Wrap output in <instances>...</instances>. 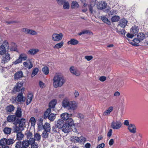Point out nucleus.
Wrapping results in <instances>:
<instances>
[{
  "label": "nucleus",
  "mask_w": 148,
  "mask_h": 148,
  "mask_svg": "<svg viewBox=\"0 0 148 148\" xmlns=\"http://www.w3.org/2000/svg\"><path fill=\"white\" fill-rule=\"evenodd\" d=\"M127 21L124 18L121 19L119 22L118 25L122 28H124L127 24Z\"/></svg>",
  "instance_id": "nucleus-16"
},
{
  "label": "nucleus",
  "mask_w": 148,
  "mask_h": 148,
  "mask_svg": "<svg viewBox=\"0 0 148 148\" xmlns=\"http://www.w3.org/2000/svg\"><path fill=\"white\" fill-rule=\"evenodd\" d=\"M117 13V11L112 10L109 12L108 14L110 16V15H115Z\"/></svg>",
  "instance_id": "nucleus-53"
},
{
  "label": "nucleus",
  "mask_w": 148,
  "mask_h": 148,
  "mask_svg": "<svg viewBox=\"0 0 148 148\" xmlns=\"http://www.w3.org/2000/svg\"><path fill=\"white\" fill-rule=\"evenodd\" d=\"M85 58L88 61H89L92 59L93 57L92 56H85Z\"/></svg>",
  "instance_id": "nucleus-55"
},
{
  "label": "nucleus",
  "mask_w": 148,
  "mask_h": 148,
  "mask_svg": "<svg viewBox=\"0 0 148 148\" xmlns=\"http://www.w3.org/2000/svg\"><path fill=\"white\" fill-rule=\"evenodd\" d=\"M138 31V27L135 25L133 26L130 29V33L133 34L134 36L136 35Z\"/></svg>",
  "instance_id": "nucleus-18"
},
{
  "label": "nucleus",
  "mask_w": 148,
  "mask_h": 148,
  "mask_svg": "<svg viewBox=\"0 0 148 148\" xmlns=\"http://www.w3.org/2000/svg\"><path fill=\"white\" fill-rule=\"evenodd\" d=\"M107 4L103 1L98 2L97 4V6L98 9L100 10L105 9L106 7Z\"/></svg>",
  "instance_id": "nucleus-11"
},
{
  "label": "nucleus",
  "mask_w": 148,
  "mask_h": 148,
  "mask_svg": "<svg viewBox=\"0 0 148 148\" xmlns=\"http://www.w3.org/2000/svg\"><path fill=\"white\" fill-rule=\"evenodd\" d=\"M62 106L68 110H74L76 109L77 104L74 101H70L67 98H64L62 102Z\"/></svg>",
  "instance_id": "nucleus-2"
},
{
  "label": "nucleus",
  "mask_w": 148,
  "mask_h": 148,
  "mask_svg": "<svg viewBox=\"0 0 148 148\" xmlns=\"http://www.w3.org/2000/svg\"><path fill=\"white\" fill-rule=\"evenodd\" d=\"M61 118L62 119L65 121L68 120L67 123H68V122L70 121L69 119L71 118H69V114L67 113H64L62 114L60 116Z\"/></svg>",
  "instance_id": "nucleus-17"
},
{
  "label": "nucleus",
  "mask_w": 148,
  "mask_h": 148,
  "mask_svg": "<svg viewBox=\"0 0 148 148\" xmlns=\"http://www.w3.org/2000/svg\"><path fill=\"white\" fill-rule=\"evenodd\" d=\"M106 77L102 76L99 77V80L101 82H104L106 80Z\"/></svg>",
  "instance_id": "nucleus-58"
},
{
  "label": "nucleus",
  "mask_w": 148,
  "mask_h": 148,
  "mask_svg": "<svg viewBox=\"0 0 148 148\" xmlns=\"http://www.w3.org/2000/svg\"><path fill=\"white\" fill-rule=\"evenodd\" d=\"M64 124V122L63 120L59 119L55 122V127H53V130L54 132H57L56 127L59 129L62 128Z\"/></svg>",
  "instance_id": "nucleus-5"
},
{
  "label": "nucleus",
  "mask_w": 148,
  "mask_h": 148,
  "mask_svg": "<svg viewBox=\"0 0 148 148\" xmlns=\"http://www.w3.org/2000/svg\"><path fill=\"white\" fill-rule=\"evenodd\" d=\"M56 114L51 113L48 115L47 117L50 121H53L56 119Z\"/></svg>",
  "instance_id": "nucleus-22"
},
{
  "label": "nucleus",
  "mask_w": 148,
  "mask_h": 148,
  "mask_svg": "<svg viewBox=\"0 0 148 148\" xmlns=\"http://www.w3.org/2000/svg\"><path fill=\"white\" fill-rule=\"evenodd\" d=\"M22 61L21 59L19 58L18 59L16 60L13 63L15 64H16L19 63L21 62Z\"/></svg>",
  "instance_id": "nucleus-57"
},
{
  "label": "nucleus",
  "mask_w": 148,
  "mask_h": 148,
  "mask_svg": "<svg viewBox=\"0 0 148 148\" xmlns=\"http://www.w3.org/2000/svg\"><path fill=\"white\" fill-rule=\"evenodd\" d=\"M10 59V55L8 53H6L3 56L1 63L2 64L6 63L9 61Z\"/></svg>",
  "instance_id": "nucleus-15"
},
{
  "label": "nucleus",
  "mask_w": 148,
  "mask_h": 148,
  "mask_svg": "<svg viewBox=\"0 0 148 148\" xmlns=\"http://www.w3.org/2000/svg\"><path fill=\"white\" fill-rule=\"evenodd\" d=\"M35 139L33 138H30L29 140H23V142H26L28 143V147L30 145H32V144L35 143Z\"/></svg>",
  "instance_id": "nucleus-31"
},
{
  "label": "nucleus",
  "mask_w": 148,
  "mask_h": 148,
  "mask_svg": "<svg viewBox=\"0 0 148 148\" xmlns=\"http://www.w3.org/2000/svg\"><path fill=\"white\" fill-rule=\"evenodd\" d=\"M69 121H70L66 123L62 128V131L64 133H68L71 131L72 127L75 125L72 119H70Z\"/></svg>",
  "instance_id": "nucleus-4"
},
{
  "label": "nucleus",
  "mask_w": 148,
  "mask_h": 148,
  "mask_svg": "<svg viewBox=\"0 0 148 148\" xmlns=\"http://www.w3.org/2000/svg\"><path fill=\"white\" fill-rule=\"evenodd\" d=\"M134 35L132 34L128 33L127 34V36L128 38H132Z\"/></svg>",
  "instance_id": "nucleus-64"
},
{
  "label": "nucleus",
  "mask_w": 148,
  "mask_h": 148,
  "mask_svg": "<svg viewBox=\"0 0 148 148\" xmlns=\"http://www.w3.org/2000/svg\"><path fill=\"white\" fill-rule=\"evenodd\" d=\"M127 129L130 132L134 134L136 132V130L135 125L133 124H130L127 127Z\"/></svg>",
  "instance_id": "nucleus-13"
},
{
  "label": "nucleus",
  "mask_w": 148,
  "mask_h": 148,
  "mask_svg": "<svg viewBox=\"0 0 148 148\" xmlns=\"http://www.w3.org/2000/svg\"><path fill=\"white\" fill-rule=\"evenodd\" d=\"M39 71V69L37 68H35L32 71L31 75V77H33L36 75L38 73Z\"/></svg>",
  "instance_id": "nucleus-40"
},
{
  "label": "nucleus",
  "mask_w": 148,
  "mask_h": 148,
  "mask_svg": "<svg viewBox=\"0 0 148 148\" xmlns=\"http://www.w3.org/2000/svg\"><path fill=\"white\" fill-rule=\"evenodd\" d=\"M17 119L18 118L16 117L15 115H10L8 116L7 120L8 122H14V123L15 124Z\"/></svg>",
  "instance_id": "nucleus-12"
},
{
  "label": "nucleus",
  "mask_w": 148,
  "mask_h": 148,
  "mask_svg": "<svg viewBox=\"0 0 148 148\" xmlns=\"http://www.w3.org/2000/svg\"><path fill=\"white\" fill-rule=\"evenodd\" d=\"M23 142L18 141L16 143L15 147L16 148H21Z\"/></svg>",
  "instance_id": "nucleus-50"
},
{
  "label": "nucleus",
  "mask_w": 148,
  "mask_h": 148,
  "mask_svg": "<svg viewBox=\"0 0 148 148\" xmlns=\"http://www.w3.org/2000/svg\"><path fill=\"white\" fill-rule=\"evenodd\" d=\"M63 8L65 9H68L69 8L70 5L68 2H64L63 3Z\"/></svg>",
  "instance_id": "nucleus-49"
},
{
  "label": "nucleus",
  "mask_w": 148,
  "mask_h": 148,
  "mask_svg": "<svg viewBox=\"0 0 148 148\" xmlns=\"http://www.w3.org/2000/svg\"><path fill=\"white\" fill-rule=\"evenodd\" d=\"M34 138H35V140L38 141H39L40 139L41 135L38 133H36L34 135Z\"/></svg>",
  "instance_id": "nucleus-51"
},
{
  "label": "nucleus",
  "mask_w": 148,
  "mask_h": 148,
  "mask_svg": "<svg viewBox=\"0 0 148 148\" xmlns=\"http://www.w3.org/2000/svg\"><path fill=\"white\" fill-rule=\"evenodd\" d=\"M56 1L58 4L60 5H62L64 3L63 0H56Z\"/></svg>",
  "instance_id": "nucleus-59"
},
{
  "label": "nucleus",
  "mask_w": 148,
  "mask_h": 148,
  "mask_svg": "<svg viewBox=\"0 0 148 148\" xmlns=\"http://www.w3.org/2000/svg\"><path fill=\"white\" fill-rule=\"evenodd\" d=\"M119 17L116 16H114L111 18V20L112 22L118 21L119 19Z\"/></svg>",
  "instance_id": "nucleus-47"
},
{
  "label": "nucleus",
  "mask_w": 148,
  "mask_h": 148,
  "mask_svg": "<svg viewBox=\"0 0 148 148\" xmlns=\"http://www.w3.org/2000/svg\"><path fill=\"white\" fill-rule=\"evenodd\" d=\"M49 132H47L45 131L44 130L42 132V137L46 139L48 137L49 134L48 133Z\"/></svg>",
  "instance_id": "nucleus-46"
},
{
  "label": "nucleus",
  "mask_w": 148,
  "mask_h": 148,
  "mask_svg": "<svg viewBox=\"0 0 148 148\" xmlns=\"http://www.w3.org/2000/svg\"><path fill=\"white\" fill-rule=\"evenodd\" d=\"M19 57L22 61V60H25L27 59V56L26 54L25 53H22L20 55Z\"/></svg>",
  "instance_id": "nucleus-30"
},
{
  "label": "nucleus",
  "mask_w": 148,
  "mask_h": 148,
  "mask_svg": "<svg viewBox=\"0 0 148 148\" xmlns=\"http://www.w3.org/2000/svg\"><path fill=\"white\" fill-rule=\"evenodd\" d=\"M38 129L39 130H41L44 129V125H42V123L41 122H40L38 124Z\"/></svg>",
  "instance_id": "nucleus-52"
},
{
  "label": "nucleus",
  "mask_w": 148,
  "mask_h": 148,
  "mask_svg": "<svg viewBox=\"0 0 148 148\" xmlns=\"http://www.w3.org/2000/svg\"><path fill=\"white\" fill-rule=\"evenodd\" d=\"M116 32L119 34H121L123 35H125V32L124 29H123L121 30H118L117 28L115 29Z\"/></svg>",
  "instance_id": "nucleus-43"
},
{
  "label": "nucleus",
  "mask_w": 148,
  "mask_h": 148,
  "mask_svg": "<svg viewBox=\"0 0 148 148\" xmlns=\"http://www.w3.org/2000/svg\"><path fill=\"white\" fill-rule=\"evenodd\" d=\"M70 71L71 73L76 76H79L80 75V71L76 67L74 66L71 67L70 68Z\"/></svg>",
  "instance_id": "nucleus-10"
},
{
  "label": "nucleus",
  "mask_w": 148,
  "mask_h": 148,
  "mask_svg": "<svg viewBox=\"0 0 148 148\" xmlns=\"http://www.w3.org/2000/svg\"><path fill=\"white\" fill-rule=\"evenodd\" d=\"M51 108H49L45 112L44 114V118H47L48 115L49 114L51 111Z\"/></svg>",
  "instance_id": "nucleus-39"
},
{
  "label": "nucleus",
  "mask_w": 148,
  "mask_h": 148,
  "mask_svg": "<svg viewBox=\"0 0 148 148\" xmlns=\"http://www.w3.org/2000/svg\"><path fill=\"white\" fill-rule=\"evenodd\" d=\"M8 47V43L6 41H4L2 45L0 46V55H2L6 52L5 47Z\"/></svg>",
  "instance_id": "nucleus-7"
},
{
  "label": "nucleus",
  "mask_w": 148,
  "mask_h": 148,
  "mask_svg": "<svg viewBox=\"0 0 148 148\" xmlns=\"http://www.w3.org/2000/svg\"><path fill=\"white\" fill-rule=\"evenodd\" d=\"M145 37V35L143 33H139L137 35V37L141 41L143 40Z\"/></svg>",
  "instance_id": "nucleus-36"
},
{
  "label": "nucleus",
  "mask_w": 148,
  "mask_h": 148,
  "mask_svg": "<svg viewBox=\"0 0 148 148\" xmlns=\"http://www.w3.org/2000/svg\"><path fill=\"white\" fill-rule=\"evenodd\" d=\"M14 109V106L12 105H10L6 107V110L7 111L9 112H11L13 111Z\"/></svg>",
  "instance_id": "nucleus-38"
},
{
  "label": "nucleus",
  "mask_w": 148,
  "mask_h": 148,
  "mask_svg": "<svg viewBox=\"0 0 148 148\" xmlns=\"http://www.w3.org/2000/svg\"><path fill=\"white\" fill-rule=\"evenodd\" d=\"M3 132L5 134H10L11 132V129L7 127H5L3 130Z\"/></svg>",
  "instance_id": "nucleus-35"
},
{
  "label": "nucleus",
  "mask_w": 148,
  "mask_h": 148,
  "mask_svg": "<svg viewBox=\"0 0 148 148\" xmlns=\"http://www.w3.org/2000/svg\"><path fill=\"white\" fill-rule=\"evenodd\" d=\"M105 144L103 143H102L97 145L96 148H103L105 146Z\"/></svg>",
  "instance_id": "nucleus-60"
},
{
  "label": "nucleus",
  "mask_w": 148,
  "mask_h": 148,
  "mask_svg": "<svg viewBox=\"0 0 148 148\" xmlns=\"http://www.w3.org/2000/svg\"><path fill=\"white\" fill-rule=\"evenodd\" d=\"M33 98V95L32 93L28 94L26 98V103L27 105L29 104L31 102Z\"/></svg>",
  "instance_id": "nucleus-20"
},
{
  "label": "nucleus",
  "mask_w": 148,
  "mask_h": 148,
  "mask_svg": "<svg viewBox=\"0 0 148 148\" xmlns=\"http://www.w3.org/2000/svg\"><path fill=\"white\" fill-rule=\"evenodd\" d=\"M92 34V33L90 32L88 30H85L82 31V32L79 33L78 35L79 36H81L82 34Z\"/></svg>",
  "instance_id": "nucleus-37"
},
{
  "label": "nucleus",
  "mask_w": 148,
  "mask_h": 148,
  "mask_svg": "<svg viewBox=\"0 0 148 148\" xmlns=\"http://www.w3.org/2000/svg\"><path fill=\"white\" fill-rule=\"evenodd\" d=\"M42 71L43 73L46 75H48L49 73V70L47 66H44L42 69Z\"/></svg>",
  "instance_id": "nucleus-42"
},
{
  "label": "nucleus",
  "mask_w": 148,
  "mask_h": 148,
  "mask_svg": "<svg viewBox=\"0 0 148 148\" xmlns=\"http://www.w3.org/2000/svg\"><path fill=\"white\" fill-rule=\"evenodd\" d=\"M79 6L78 3L76 1H73L71 3V8L73 9L77 8L79 7Z\"/></svg>",
  "instance_id": "nucleus-34"
},
{
  "label": "nucleus",
  "mask_w": 148,
  "mask_h": 148,
  "mask_svg": "<svg viewBox=\"0 0 148 148\" xmlns=\"http://www.w3.org/2000/svg\"><path fill=\"white\" fill-rule=\"evenodd\" d=\"M15 142V140L13 139H7V145H10L13 144Z\"/></svg>",
  "instance_id": "nucleus-48"
},
{
  "label": "nucleus",
  "mask_w": 148,
  "mask_h": 148,
  "mask_svg": "<svg viewBox=\"0 0 148 148\" xmlns=\"http://www.w3.org/2000/svg\"><path fill=\"white\" fill-rule=\"evenodd\" d=\"M25 120L24 119H17L15 124H18L19 126L21 128V130H23L24 129V127H25Z\"/></svg>",
  "instance_id": "nucleus-6"
},
{
  "label": "nucleus",
  "mask_w": 148,
  "mask_h": 148,
  "mask_svg": "<svg viewBox=\"0 0 148 148\" xmlns=\"http://www.w3.org/2000/svg\"><path fill=\"white\" fill-rule=\"evenodd\" d=\"M22 86L23 84L22 83H18L14 87L13 90V92L14 93H16L18 91L20 92L18 94V96L16 99L17 101L18 102H24L25 101V97H24L23 95V93L24 92L25 88H22L20 91V90L21 89Z\"/></svg>",
  "instance_id": "nucleus-1"
},
{
  "label": "nucleus",
  "mask_w": 148,
  "mask_h": 148,
  "mask_svg": "<svg viewBox=\"0 0 148 148\" xmlns=\"http://www.w3.org/2000/svg\"><path fill=\"white\" fill-rule=\"evenodd\" d=\"M63 36L62 33H60L59 34H53L52 35V39L54 41H58L62 39Z\"/></svg>",
  "instance_id": "nucleus-9"
},
{
  "label": "nucleus",
  "mask_w": 148,
  "mask_h": 148,
  "mask_svg": "<svg viewBox=\"0 0 148 148\" xmlns=\"http://www.w3.org/2000/svg\"><path fill=\"white\" fill-rule=\"evenodd\" d=\"M43 130L44 131L50 132L51 130L50 124L47 122L44 125Z\"/></svg>",
  "instance_id": "nucleus-23"
},
{
  "label": "nucleus",
  "mask_w": 148,
  "mask_h": 148,
  "mask_svg": "<svg viewBox=\"0 0 148 148\" xmlns=\"http://www.w3.org/2000/svg\"><path fill=\"white\" fill-rule=\"evenodd\" d=\"M22 31L26 34H29L33 35H36L37 34V33L35 31L26 28L23 29Z\"/></svg>",
  "instance_id": "nucleus-14"
},
{
  "label": "nucleus",
  "mask_w": 148,
  "mask_h": 148,
  "mask_svg": "<svg viewBox=\"0 0 148 148\" xmlns=\"http://www.w3.org/2000/svg\"><path fill=\"white\" fill-rule=\"evenodd\" d=\"M30 121L32 125H34L35 124L36 120L34 117H32L30 119Z\"/></svg>",
  "instance_id": "nucleus-56"
},
{
  "label": "nucleus",
  "mask_w": 148,
  "mask_h": 148,
  "mask_svg": "<svg viewBox=\"0 0 148 148\" xmlns=\"http://www.w3.org/2000/svg\"><path fill=\"white\" fill-rule=\"evenodd\" d=\"M113 107L112 106L109 107L108 109L105 111L103 113V115L104 116H106L109 114L110 112L113 110Z\"/></svg>",
  "instance_id": "nucleus-27"
},
{
  "label": "nucleus",
  "mask_w": 148,
  "mask_h": 148,
  "mask_svg": "<svg viewBox=\"0 0 148 148\" xmlns=\"http://www.w3.org/2000/svg\"><path fill=\"white\" fill-rule=\"evenodd\" d=\"M121 123L119 121H113L111 123V126L112 128L114 129H118L121 126Z\"/></svg>",
  "instance_id": "nucleus-8"
},
{
  "label": "nucleus",
  "mask_w": 148,
  "mask_h": 148,
  "mask_svg": "<svg viewBox=\"0 0 148 148\" xmlns=\"http://www.w3.org/2000/svg\"><path fill=\"white\" fill-rule=\"evenodd\" d=\"M28 143L26 142H23L22 146L21 147V148H27L28 147Z\"/></svg>",
  "instance_id": "nucleus-54"
},
{
  "label": "nucleus",
  "mask_w": 148,
  "mask_h": 148,
  "mask_svg": "<svg viewBox=\"0 0 148 148\" xmlns=\"http://www.w3.org/2000/svg\"><path fill=\"white\" fill-rule=\"evenodd\" d=\"M39 85L40 87L41 88H43L45 87V84L41 81L39 82Z\"/></svg>",
  "instance_id": "nucleus-61"
},
{
  "label": "nucleus",
  "mask_w": 148,
  "mask_h": 148,
  "mask_svg": "<svg viewBox=\"0 0 148 148\" xmlns=\"http://www.w3.org/2000/svg\"><path fill=\"white\" fill-rule=\"evenodd\" d=\"M57 103V100L56 99L53 100L51 101L49 104V108H53L54 107Z\"/></svg>",
  "instance_id": "nucleus-29"
},
{
  "label": "nucleus",
  "mask_w": 148,
  "mask_h": 148,
  "mask_svg": "<svg viewBox=\"0 0 148 148\" xmlns=\"http://www.w3.org/2000/svg\"><path fill=\"white\" fill-rule=\"evenodd\" d=\"M39 51V50L38 49H31L27 52V53L28 54L34 55Z\"/></svg>",
  "instance_id": "nucleus-25"
},
{
  "label": "nucleus",
  "mask_w": 148,
  "mask_h": 148,
  "mask_svg": "<svg viewBox=\"0 0 148 148\" xmlns=\"http://www.w3.org/2000/svg\"><path fill=\"white\" fill-rule=\"evenodd\" d=\"M78 43V41L74 39H71L67 42L68 44H70L72 45H75L77 44Z\"/></svg>",
  "instance_id": "nucleus-26"
},
{
  "label": "nucleus",
  "mask_w": 148,
  "mask_h": 148,
  "mask_svg": "<svg viewBox=\"0 0 148 148\" xmlns=\"http://www.w3.org/2000/svg\"><path fill=\"white\" fill-rule=\"evenodd\" d=\"M53 85L56 88L62 86L64 84L65 80L61 75L56 74L53 79Z\"/></svg>",
  "instance_id": "nucleus-3"
},
{
  "label": "nucleus",
  "mask_w": 148,
  "mask_h": 148,
  "mask_svg": "<svg viewBox=\"0 0 148 148\" xmlns=\"http://www.w3.org/2000/svg\"><path fill=\"white\" fill-rule=\"evenodd\" d=\"M16 117L18 118H21L22 116V111L20 107H18L17 110L15 113Z\"/></svg>",
  "instance_id": "nucleus-19"
},
{
  "label": "nucleus",
  "mask_w": 148,
  "mask_h": 148,
  "mask_svg": "<svg viewBox=\"0 0 148 148\" xmlns=\"http://www.w3.org/2000/svg\"><path fill=\"white\" fill-rule=\"evenodd\" d=\"M76 140L78 141H80L82 143H84L86 141V139L84 137L82 136L79 138L77 137Z\"/></svg>",
  "instance_id": "nucleus-44"
},
{
  "label": "nucleus",
  "mask_w": 148,
  "mask_h": 148,
  "mask_svg": "<svg viewBox=\"0 0 148 148\" xmlns=\"http://www.w3.org/2000/svg\"><path fill=\"white\" fill-rule=\"evenodd\" d=\"M38 145L34 143L31 145V148H38Z\"/></svg>",
  "instance_id": "nucleus-63"
},
{
  "label": "nucleus",
  "mask_w": 148,
  "mask_h": 148,
  "mask_svg": "<svg viewBox=\"0 0 148 148\" xmlns=\"http://www.w3.org/2000/svg\"><path fill=\"white\" fill-rule=\"evenodd\" d=\"M101 19L103 22L107 24L110 25L111 24L110 22L108 20V18L106 16H101Z\"/></svg>",
  "instance_id": "nucleus-28"
},
{
  "label": "nucleus",
  "mask_w": 148,
  "mask_h": 148,
  "mask_svg": "<svg viewBox=\"0 0 148 148\" xmlns=\"http://www.w3.org/2000/svg\"><path fill=\"white\" fill-rule=\"evenodd\" d=\"M13 129L14 132L17 133H18L19 131H22L21 130V128L19 126L18 127L16 125L13 127Z\"/></svg>",
  "instance_id": "nucleus-41"
},
{
  "label": "nucleus",
  "mask_w": 148,
  "mask_h": 148,
  "mask_svg": "<svg viewBox=\"0 0 148 148\" xmlns=\"http://www.w3.org/2000/svg\"><path fill=\"white\" fill-rule=\"evenodd\" d=\"M23 74L22 72L20 71L16 72L14 75V78L15 79H18L23 77Z\"/></svg>",
  "instance_id": "nucleus-21"
},
{
  "label": "nucleus",
  "mask_w": 148,
  "mask_h": 148,
  "mask_svg": "<svg viewBox=\"0 0 148 148\" xmlns=\"http://www.w3.org/2000/svg\"><path fill=\"white\" fill-rule=\"evenodd\" d=\"M7 145V139L3 138L0 140V146H6Z\"/></svg>",
  "instance_id": "nucleus-33"
},
{
  "label": "nucleus",
  "mask_w": 148,
  "mask_h": 148,
  "mask_svg": "<svg viewBox=\"0 0 148 148\" xmlns=\"http://www.w3.org/2000/svg\"><path fill=\"white\" fill-rule=\"evenodd\" d=\"M63 45V42H61L59 43L56 44L54 47V48L59 49L62 47Z\"/></svg>",
  "instance_id": "nucleus-45"
},
{
  "label": "nucleus",
  "mask_w": 148,
  "mask_h": 148,
  "mask_svg": "<svg viewBox=\"0 0 148 148\" xmlns=\"http://www.w3.org/2000/svg\"><path fill=\"white\" fill-rule=\"evenodd\" d=\"M24 136V135L21 132L17 133L16 135V138L18 140H21Z\"/></svg>",
  "instance_id": "nucleus-32"
},
{
  "label": "nucleus",
  "mask_w": 148,
  "mask_h": 148,
  "mask_svg": "<svg viewBox=\"0 0 148 148\" xmlns=\"http://www.w3.org/2000/svg\"><path fill=\"white\" fill-rule=\"evenodd\" d=\"M112 133V129H110L107 134V136L108 137L110 138Z\"/></svg>",
  "instance_id": "nucleus-62"
},
{
  "label": "nucleus",
  "mask_w": 148,
  "mask_h": 148,
  "mask_svg": "<svg viewBox=\"0 0 148 148\" xmlns=\"http://www.w3.org/2000/svg\"><path fill=\"white\" fill-rule=\"evenodd\" d=\"M141 41L137 37L136 38H134L133 40V42H132L131 44L134 46H137L138 44H139Z\"/></svg>",
  "instance_id": "nucleus-24"
}]
</instances>
